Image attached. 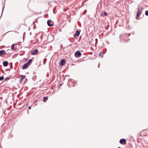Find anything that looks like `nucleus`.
Segmentation results:
<instances>
[{
  "instance_id": "3",
  "label": "nucleus",
  "mask_w": 148,
  "mask_h": 148,
  "mask_svg": "<svg viewBox=\"0 0 148 148\" xmlns=\"http://www.w3.org/2000/svg\"><path fill=\"white\" fill-rule=\"evenodd\" d=\"M126 140L124 138H123L121 139L119 141V142L120 143L122 144H125L126 143Z\"/></svg>"
},
{
  "instance_id": "13",
  "label": "nucleus",
  "mask_w": 148,
  "mask_h": 148,
  "mask_svg": "<svg viewBox=\"0 0 148 148\" xmlns=\"http://www.w3.org/2000/svg\"><path fill=\"white\" fill-rule=\"evenodd\" d=\"M48 98L46 97H44L43 98V101L45 102L47 100Z\"/></svg>"
},
{
  "instance_id": "5",
  "label": "nucleus",
  "mask_w": 148,
  "mask_h": 148,
  "mask_svg": "<svg viewBox=\"0 0 148 148\" xmlns=\"http://www.w3.org/2000/svg\"><path fill=\"white\" fill-rule=\"evenodd\" d=\"M38 51L37 49H35L32 52L31 54L32 55H34L37 54L38 53Z\"/></svg>"
},
{
  "instance_id": "11",
  "label": "nucleus",
  "mask_w": 148,
  "mask_h": 148,
  "mask_svg": "<svg viewBox=\"0 0 148 148\" xmlns=\"http://www.w3.org/2000/svg\"><path fill=\"white\" fill-rule=\"evenodd\" d=\"M22 77L20 79V82H22L23 80L25 78L26 76L25 75H22Z\"/></svg>"
},
{
  "instance_id": "27",
  "label": "nucleus",
  "mask_w": 148,
  "mask_h": 148,
  "mask_svg": "<svg viewBox=\"0 0 148 148\" xmlns=\"http://www.w3.org/2000/svg\"><path fill=\"white\" fill-rule=\"evenodd\" d=\"M103 56H101V58H103Z\"/></svg>"
},
{
  "instance_id": "20",
  "label": "nucleus",
  "mask_w": 148,
  "mask_h": 148,
  "mask_svg": "<svg viewBox=\"0 0 148 148\" xmlns=\"http://www.w3.org/2000/svg\"><path fill=\"white\" fill-rule=\"evenodd\" d=\"M28 108H29V109H31V107H30V106H29V107Z\"/></svg>"
},
{
  "instance_id": "19",
  "label": "nucleus",
  "mask_w": 148,
  "mask_h": 148,
  "mask_svg": "<svg viewBox=\"0 0 148 148\" xmlns=\"http://www.w3.org/2000/svg\"><path fill=\"white\" fill-rule=\"evenodd\" d=\"M12 32H14L16 33H18V32H17L15 31H12Z\"/></svg>"
},
{
  "instance_id": "12",
  "label": "nucleus",
  "mask_w": 148,
  "mask_h": 148,
  "mask_svg": "<svg viewBox=\"0 0 148 148\" xmlns=\"http://www.w3.org/2000/svg\"><path fill=\"white\" fill-rule=\"evenodd\" d=\"M80 34V32L78 31H77L74 35V36H78Z\"/></svg>"
},
{
  "instance_id": "15",
  "label": "nucleus",
  "mask_w": 148,
  "mask_h": 148,
  "mask_svg": "<svg viewBox=\"0 0 148 148\" xmlns=\"http://www.w3.org/2000/svg\"><path fill=\"white\" fill-rule=\"evenodd\" d=\"M4 79V77L3 76L0 77V81Z\"/></svg>"
},
{
  "instance_id": "9",
  "label": "nucleus",
  "mask_w": 148,
  "mask_h": 148,
  "mask_svg": "<svg viewBox=\"0 0 148 148\" xmlns=\"http://www.w3.org/2000/svg\"><path fill=\"white\" fill-rule=\"evenodd\" d=\"M8 65V62L7 61H4L3 62V65L4 66H7Z\"/></svg>"
},
{
  "instance_id": "14",
  "label": "nucleus",
  "mask_w": 148,
  "mask_h": 148,
  "mask_svg": "<svg viewBox=\"0 0 148 148\" xmlns=\"http://www.w3.org/2000/svg\"><path fill=\"white\" fill-rule=\"evenodd\" d=\"M11 49L12 50H14V44H13L12 45Z\"/></svg>"
},
{
  "instance_id": "8",
  "label": "nucleus",
  "mask_w": 148,
  "mask_h": 148,
  "mask_svg": "<svg viewBox=\"0 0 148 148\" xmlns=\"http://www.w3.org/2000/svg\"><path fill=\"white\" fill-rule=\"evenodd\" d=\"M5 51V50H2L0 51V56H1V55L3 54H6Z\"/></svg>"
},
{
  "instance_id": "26",
  "label": "nucleus",
  "mask_w": 148,
  "mask_h": 148,
  "mask_svg": "<svg viewBox=\"0 0 148 148\" xmlns=\"http://www.w3.org/2000/svg\"><path fill=\"white\" fill-rule=\"evenodd\" d=\"M130 34L128 35V36H130Z\"/></svg>"
},
{
  "instance_id": "16",
  "label": "nucleus",
  "mask_w": 148,
  "mask_h": 148,
  "mask_svg": "<svg viewBox=\"0 0 148 148\" xmlns=\"http://www.w3.org/2000/svg\"><path fill=\"white\" fill-rule=\"evenodd\" d=\"M145 14L146 15L148 16V10L145 11Z\"/></svg>"
},
{
  "instance_id": "2",
  "label": "nucleus",
  "mask_w": 148,
  "mask_h": 148,
  "mask_svg": "<svg viewBox=\"0 0 148 148\" xmlns=\"http://www.w3.org/2000/svg\"><path fill=\"white\" fill-rule=\"evenodd\" d=\"M81 55V53L79 51H77L75 53V56L76 58H79Z\"/></svg>"
},
{
  "instance_id": "21",
  "label": "nucleus",
  "mask_w": 148,
  "mask_h": 148,
  "mask_svg": "<svg viewBox=\"0 0 148 148\" xmlns=\"http://www.w3.org/2000/svg\"><path fill=\"white\" fill-rule=\"evenodd\" d=\"M27 79H25V82H27Z\"/></svg>"
},
{
  "instance_id": "24",
  "label": "nucleus",
  "mask_w": 148,
  "mask_h": 148,
  "mask_svg": "<svg viewBox=\"0 0 148 148\" xmlns=\"http://www.w3.org/2000/svg\"><path fill=\"white\" fill-rule=\"evenodd\" d=\"M120 38L121 39V36H120Z\"/></svg>"
},
{
  "instance_id": "17",
  "label": "nucleus",
  "mask_w": 148,
  "mask_h": 148,
  "mask_svg": "<svg viewBox=\"0 0 148 148\" xmlns=\"http://www.w3.org/2000/svg\"><path fill=\"white\" fill-rule=\"evenodd\" d=\"M104 15L105 16H107L108 15V14L106 12L104 11Z\"/></svg>"
},
{
  "instance_id": "25",
  "label": "nucleus",
  "mask_w": 148,
  "mask_h": 148,
  "mask_svg": "<svg viewBox=\"0 0 148 148\" xmlns=\"http://www.w3.org/2000/svg\"><path fill=\"white\" fill-rule=\"evenodd\" d=\"M100 54H101V53H100L99 54V56H100Z\"/></svg>"
},
{
  "instance_id": "18",
  "label": "nucleus",
  "mask_w": 148,
  "mask_h": 148,
  "mask_svg": "<svg viewBox=\"0 0 148 148\" xmlns=\"http://www.w3.org/2000/svg\"><path fill=\"white\" fill-rule=\"evenodd\" d=\"M8 79H9L8 78H6L5 79V80H8Z\"/></svg>"
},
{
  "instance_id": "6",
  "label": "nucleus",
  "mask_w": 148,
  "mask_h": 148,
  "mask_svg": "<svg viewBox=\"0 0 148 148\" xmlns=\"http://www.w3.org/2000/svg\"><path fill=\"white\" fill-rule=\"evenodd\" d=\"M65 63V61L64 59H62L60 62V65L62 66H64Z\"/></svg>"
},
{
  "instance_id": "1",
  "label": "nucleus",
  "mask_w": 148,
  "mask_h": 148,
  "mask_svg": "<svg viewBox=\"0 0 148 148\" xmlns=\"http://www.w3.org/2000/svg\"><path fill=\"white\" fill-rule=\"evenodd\" d=\"M143 10V8L142 7H138V11L136 14L137 17L136 18L138 19L137 17L140 16L142 13V12Z\"/></svg>"
},
{
  "instance_id": "4",
  "label": "nucleus",
  "mask_w": 148,
  "mask_h": 148,
  "mask_svg": "<svg viewBox=\"0 0 148 148\" xmlns=\"http://www.w3.org/2000/svg\"><path fill=\"white\" fill-rule=\"evenodd\" d=\"M47 24L49 26H51L53 25V24L51 20L49 19L47 21Z\"/></svg>"
},
{
  "instance_id": "22",
  "label": "nucleus",
  "mask_w": 148,
  "mask_h": 148,
  "mask_svg": "<svg viewBox=\"0 0 148 148\" xmlns=\"http://www.w3.org/2000/svg\"><path fill=\"white\" fill-rule=\"evenodd\" d=\"M99 65H98V67L99 68Z\"/></svg>"
},
{
  "instance_id": "23",
  "label": "nucleus",
  "mask_w": 148,
  "mask_h": 148,
  "mask_svg": "<svg viewBox=\"0 0 148 148\" xmlns=\"http://www.w3.org/2000/svg\"><path fill=\"white\" fill-rule=\"evenodd\" d=\"M3 10H2V12H3Z\"/></svg>"
},
{
  "instance_id": "7",
  "label": "nucleus",
  "mask_w": 148,
  "mask_h": 148,
  "mask_svg": "<svg viewBox=\"0 0 148 148\" xmlns=\"http://www.w3.org/2000/svg\"><path fill=\"white\" fill-rule=\"evenodd\" d=\"M28 67V65L26 63H25L23 66L22 69H27Z\"/></svg>"
},
{
  "instance_id": "10",
  "label": "nucleus",
  "mask_w": 148,
  "mask_h": 148,
  "mask_svg": "<svg viewBox=\"0 0 148 148\" xmlns=\"http://www.w3.org/2000/svg\"><path fill=\"white\" fill-rule=\"evenodd\" d=\"M32 59L29 60L28 62H27L26 63L27 65H28V66L31 64L32 62Z\"/></svg>"
}]
</instances>
